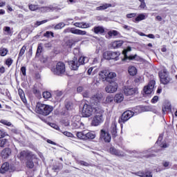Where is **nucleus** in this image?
Masks as SVG:
<instances>
[{"mask_svg": "<svg viewBox=\"0 0 177 177\" xmlns=\"http://www.w3.org/2000/svg\"><path fill=\"white\" fill-rule=\"evenodd\" d=\"M26 49H27V47L26 46H24L19 53V57H21L23 56V55H24V53H26Z\"/></svg>", "mask_w": 177, "mask_h": 177, "instance_id": "51", "label": "nucleus"}, {"mask_svg": "<svg viewBox=\"0 0 177 177\" xmlns=\"http://www.w3.org/2000/svg\"><path fill=\"white\" fill-rule=\"evenodd\" d=\"M62 95H63V92L56 91L55 92V98L57 99V100H59V98L61 97V96H62Z\"/></svg>", "mask_w": 177, "mask_h": 177, "instance_id": "57", "label": "nucleus"}, {"mask_svg": "<svg viewBox=\"0 0 177 177\" xmlns=\"http://www.w3.org/2000/svg\"><path fill=\"white\" fill-rule=\"evenodd\" d=\"M56 19H59V17H55L53 18H50L49 19H44L43 21H37L35 24V27H38L42 24H45V23H48V21H50V20H55Z\"/></svg>", "mask_w": 177, "mask_h": 177, "instance_id": "26", "label": "nucleus"}, {"mask_svg": "<svg viewBox=\"0 0 177 177\" xmlns=\"http://www.w3.org/2000/svg\"><path fill=\"white\" fill-rule=\"evenodd\" d=\"M65 26L66 24L64 23L60 22L55 26V30H62Z\"/></svg>", "mask_w": 177, "mask_h": 177, "instance_id": "45", "label": "nucleus"}, {"mask_svg": "<svg viewBox=\"0 0 177 177\" xmlns=\"http://www.w3.org/2000/svg\"><path fill=\"white\" fill-rule=\"evenodd\" d=\"M123 92L126 96H132L138 93V88L124 86L123 87Z\"/></svg>", "mask_w": 177, "mask_h": 177, "instance_id": "18", "label": "nucleus"}, {"mask_svg": "<svg viewBox=\"0 0 177 177\" xmlns=\"http://www.w3.org/2000/svg\"><path fill=\"white\" fill-rule=\"evenodd\" d=\"M51 97H52V94H50V92L46 91L43 93V97L44 99H50Z\"/></svg>", "mask_w": 177, "mask_h": 177, "instance_id": "50", "label": "nucleus"}, {"mask_svg": "<svg viewBox=\"0 0 177 177\" xmlns=\"http://www.w3.org/2000/svg\"><path fill=\"white\" fill-rule=\"evenodd\" d=\"M109 152L113 156H117V157H124L125 156V153H124V151L118 150L115 149L114 147H111L109 149Z\"/></svg>", "mask_w": 177, "mask_h": 177, "instance_id": "19", "label": "nucleus"}, {"mask_svg": "<svg viewBox=\"0 0 177 177\" xmlns=\"http://www.w3.org/2000/svg\"><path fill=\"white\" fill-rule=\"evenodd\" d=\"M128 71H129V74L132 76L136 75V74L138 73V70L136 69V68L135 66H129Z\"/></svg>", "mask_w": 177, "mask_h": 177, "instance_id": "32", "label": "nucleus"}, {"mask_svg": "<svg viewBox=\"0 0 177 177\" xmlns=\"http://www.w3.org/2000/svg\"><path fill=\"white\" fill-rule=\"evenodd\" d=\"M100 77L102 79V81L111 82V80H113V78H115V77H117V74L114 72L103 70L100 72Z\"/></svg>", "mask_w": 177, "mask_h": 177, "instance_id": "5", "label": "nucleus"}, {"mask_svg": "<svg viewBox=\"0 0 177 177\" xmlns=\"http://www.w3.org/2000/svg\"><path fill=\"white\" fill-rule=\"evenodd\" d=\"M62 168V165H55L53 166L52 170L54 171V172H59V171H60Z\"/></svg>", "mask_w": 177, "mask_h": 177, "instance_id": "43", "label": "nucleus"}, {"mask_svg": "<svg viewBox=\"0 0 177 177\" xmlns=\"http://www.w3.org/2000/svg\"><path fill=\"white\" fill-rule=\"evenodd\" d=\"M26 66H22L21 68V73H22V75L26 76Z\"/></svg>", "mask_w": 177, "mask_h": 177, "instance_id": "62", "label": "nucleus"}, {"mask_svg": "<svg viewBox=\"0 0 177 177\" xmlns=\"http://www.w3.org/2000/svg\"><path fill=\"white\" fill-rule=\"evenodd\" d=\"M33 158H37V156L35 155H33L31 157H29L26 159V167L28 168H30V169H32L34 168V162L32 161V159Z\"/></svg>", "mask_w": 177, "mask_h": 177, "instance_id": "21", "label": "nucleus"}, {"mask_svg": "<svg viewBox=\"0 0 177 177\" xmlns=\"http://www.w3.org/2000/svg\"><path fill=\"white\" fill-rule=\"evenodd\" d=\"M151 103L153 104L158 102V96L155 95L151 100Z\"/></svg>", "mask_w": 177, "mask_h": 177, "instance_id": "60", "label": "nucleus"}, {"mask_svg": "<svg viewBox=\"0 0 177 177\" xmlns=\"http://www.w3.org/2000/svg\"><path fill=\"white\" fill-rule=\"evenodd\" d=\"M91 24L86 22H82V28H89Z\"/></svg>", "mask_w": 177, "mask_h": 177, "instance_id": "56", "label": "nucleus"}, {"mask_svg": "<svg viewBox=\"0 0 177 177\" xmlns=\"http://www.w3.org/2000/svg\"><path fill=\"white\" fill-rule=\"evenodd\" d=\"M121 53L120 51H106L103 53V57L106 60H118Z\"/></svg>", "mask_w": 177, "mask_h": 177, "instance_id": "9", "label": "nucleus"}, {"mask_svg": "<svg viewBox=\"0 0 177 177\" xmlns=\"http://www.w3.org/2000/svg\"><path fill=\"white\" fill-rule=\"evenodd\" d=\"M9 50H8V48H5L3 47L0 48V56H6Z\"/></svg>", "mask_w": 177, "mask_h": 177, "instance_id": "39", "label": "nucleus"}, {"mask_svg": "<svg viewBox=\"0 0 177 177\" xmlns=\"http://www.w3.org/2000/svg\"><path fill=\"white\" fill-rule=\"evenodd\" d=\"M122 100H124L123 93H118L115 95V102H116V103H121Z\"/></svg>", "mask_w": 177, "mask_h": 177, "instance_id": "30", "label": "nucleus"}, {"mask_svg": "<svg viewBox=\"0 0 177 177\" xmlns=\"http://www.w3.org/2000/svg\"><path fill=\"white\" fill-rule=\"evenodd\" d=\"M1 124H3V125H6L7 127H13V124H12V122L6 120H0Z\"/></svg>", "mask_w": 177, "mask_h": 177, "instance_id": "42", "label": "nucleus"}, {"mask_svg": "<svg viewBox=\"0 0 177 177\" xmlns=\"http://www.w3.org/2000/svg\"><path fill=\"white\" fill-rule=\"evenodd\" d=\"M143 177H153V174L151 173V171L146 170L145 171H144Z\"/></svg>", "mask_w": 177, "mask_h": 177, "instance_id": "54", "label": "nucleus"}, {"mask_svg": "<svg viewBox=\"0 0 177 177\" xmlns=\"http://www.w3.org/2000/svg\"><path fill=\"white\" fill-rule=\"evenodd\" d=\"M63 134L65 136H67L68 138H73L74 136V135H73V133H71L68 131H64V132H63Z\"/></svg>", "mask_w": 177, "mask_h": 177, "instance_id": "59", "label": "nucleus"}, {"mask_svg": "<svg viewBox=\"0 0 177 177\" xmlns=\"http://www.w3.org/2000/svg\"><path fill=\"white\" fill-rule=\"evenodd\" d=\"M109 38H111V37H118V35H120V32L117 30H110L108 32Z\"/></svg>", "mask_w": 177, "mask_h": 177, "instance_id": "34", "label": "nucleus"}, {"mask_svg": "<svg viewBox=\"0 0 177 177\" xmlns=\"http://www.w3.org/2000/svg\"><path fill=\"white\" fill-rule=\"evenodd\" d=\"M94 113L95 115L93 118L91 125L93 127H98V125H100L104 121V118H103L104 111L102 107L97 106L94 108Z\"/></svg>", "mask_w": 177, "mask_h": 177, "instance_id": "2", "label": "nucleus"}, {"mask_svg": "<svg viewBox=\"0 0 177 177\" xmlns=\"http://www.w3.org/2000/svg\"><path fill=\"white\" fill-rule=\"evenodd\" d=\"M32 93H34V95H35V96H37V97H41V91H39V89L37 88V84L34 86Z\"/></svg>", "mask_w": 177, "mask_h": 177, "instance_id": "35", "label": "nucleus"}, {"mask_svg": "<svg viewBox=\"0 0 177 177\" xmlns=\"http://www.w3.org/2000/svg\"><path fill=\"white\" fill-rule=\"evenodd\" d=\"M89 62V58L88 57H80L78 59L77 58H74L73 60L68 62V65L71 70H78L80 66H82L86 64Z\"/></svg>", "mask_w": 177, "mask_h": 177, "instance_id": "4", "label": "nucleus"}, {"mask_svg": "<svg viewBox=\"0 0 177 177\" xmlns=\"http://www.w3.org/2000/svg\"><path fill=\"white\" fill-rule=\"evenodd\" d=\"M64 32H71V34H75V35H86V31L75 29V28L65 29Z\"/></svg>", "mask_w": 177, "mask_h": 177, "instance_id": "17", "label": "nucleus"}, {"mask_svg": "<svg viewBox=\"0 0 177 177\" xmlns=\"http://www.w3.org/2000/svg\"><path fill=\"white\" fill-rule=\"evenodd\" d=\"M131 174L133 175H136V176H140V177H144L145 176V171H143L132 172Z\"/></svg>", "mask_w": 177, "mask_h": 177, "instance_id": "48", "label": "nucleus"}, {"mask_svg": "<svg viewBox=\"0 0 177 177\" xmlns=\"http://www.w3.org/2000/svg\"><path fill=\"white\" fill-rule=\"evenodd\" d=\"M65 107L68 111H72V110H74V104L71 101H66L65 103Z\"/></svg>", "mask_w": 177, "mask_h": 177, "instance_id": "29", "label": "nucleus"}, {"mask_svg": "<svg viewBox=\"0 0 177 177\" xmlns=\"http://www.w3.org/2000/svg\"><path fill=\"white\" fill-rule=\"evenodd\" d=\"M8 144V139L3 138L0 139V147H5Z\"/></svg>", "mask_w": 177, "mask_h": 177, "instance_id": "41", "label": "nucleus"}, {"mask_svg": "<svg viewBox=\"0 0 177 177\" xmlns=\"http://www.w3.org/2000/svg\"><path fill=\"white\" fill-rule=\"evenodd\" d=\"M159 77L160 79V82L161 84H163V85H167L171 82V77H169V75H168V71H167V69H163L159 73Z\"/></svg>", "mask_w": 177, "mask_h": 177, "instance_id": "11", "label": "nucleus"}, {"mask_svg": "<svg viewBox=\"0 0 177 177\" xmlns=\"http://www.w3.org/2000/svg\"><path fill=\"white\" fill-rule=\"evenodd\" d=\"M73 125L76 129H84V123L80 122V120L76 122H74Z\"/></svg>", "mask_w": 177, "mask_h": 177, "instance_id": "28", "label": "nucleus"}, {"mask_svg": "<svg viewBox=\"0 0 177 177\" xmlns=\"http://www.w3.org/2000/svg\"><path fill=\"white\" fill-rule=\"evenodd\" d=\"M6 64L9 67L11 64H13V59H12V58H8L6 60Z\"/></svg>", "mask_w": 177, "mask_h": 177, "instance_id": "55", "label": "nucleus"}, {"mask_svg": "<svg viewBox=\"0 0 177 177\" xmlns=\"http://www.w3.org/2000/svg\"><path fill=\"white\" fill-rule=\"evenodd\" d=\"M8 171H9V172H15V171H16V167L14 165H10L9 162H6L1 165L0 172L1 174H6Z\"/></svg>", "mask_w": 177, "mask_h": 177, "instance_id": "13", "label": "nucleus"}, {"mask_svg": "<svg viewBox=\"0 0 177 177\" xmlns=\"http://www.w3.org/2000/svg\"><path fill=\"white\" fill-rule=\"evenodd\" d=\"M117 89H118V84L115 82H109V84L105 87V91L107 93H114L117 92Z\"/></svg>", "mask_w": 177, "mask_h": 177, "instance_id": "14", "label": "nucleus"}, {"mask_svg": "<svg viewBox=\"0 0 177 177\" xmlns=\"http://www.w3.org/2000/svg\"><path fill=\"white\" fill-rule=\"evenodd\" d=\"M122 28H123L124 30H126V31H131V30L133 29L132 27H131V26H128V25H123V26H122Z\"/></svg>", "mask_w": 177, "mask_h": 177, "instance_id": "61", "label": "nucleus"}, {"mask_svg": "<svg viewBox=\"0 0 177 177\" xmlns=\"http://www.w3.org/2000/svg\"><path fill=\"white\" fill-rule=\"evenodd\" d=\"M51 71L55 75H62L66 73V65L64 63L59 62L55 66L52 68Z\"/></svg>", "mask_w": 177, "mask_h": 177, "instance_id": "6", "label": "nucleus"}, {"mask_svg": "<svg viewBox=\"0 0 177 177\" xmlns=\"http://www.w3.org/2000/svg\"><path fill=\"white\" fill-rule=\"evenodd\" d=\"M123 44H124V41H115L112 43L111 47L113 49H118V48H121Z\"/></svg>", "mask_w": 177, "mask_h": 177, "instance_id": "27", "label": "nucleus"}, {"mask_svg": "<svg viewBox=\"0 0 177 177\" xmlns=\"http://www.w3.org/2000/svg\"><path fill=\"white\" fill-rule=\"evenodd\" d=\"M95 34H104V28L103 26H97L92 30Z\"/></svg>", "mask_w": 177, "mask_h": 177, "instance_id": "25", "label": "nucleus"}, {"mask_svg": "<svg viewBox=\"0 0 177 177\" xmlns=\"http://www.w3.org/2000/svg\"><path fill=\"white\" fill-rule=\"evenodd\" d=\"M102 99H103V95H102V93H97L92 96L90 102L92 106H94L95 107H101L100 102H102Z\"/></svg>", "mask_w": 177, "mask_h": 177, "instance_id": "12", "label": "nucleus"}, {"mask_svg": "<svg viewBox=\"0 0 177 177\" xmlns=\"http://www.w3.org/2000/svg\"><path fill=\"white\" fill-rule=\"evenodd\" d=\"M131 50H132V48L131 47H127L126 50H124L122 51V54L124 56V59H122L123 62H127V60L129 62V60H135V59H136V57H138V55H130V56H128L127 55L128 52H131Z\"/></svg>", "mask_w": 177, "mask_h": 177, "instance_id": "15", "label": "nucleus"}, {"mask_svg": "<svg viewBox=\"0 0 177 177\" xmlns=\"http://www.w3.org/2000/svg\"><path fill=\"white\" fill-rule=\"evenodd\" d=\"M77 164H80V165H83L84 167H88L89 163L84 161V160H76Z\"/></svg>", "mask_w": 177, "mask_h": 177, "instance_id": "49", "label": "nucleus"}, {"mask_svg": "<svg viewBox=\"0 0 177 177\" xmlns=\"http://www.w3.org/2000/svg\"><path fill=\"white\" fill-rule=\"evenodd\" d=\"M75 27H78L79 28H82V22H76L73 24Z\"/></svg>", "mask_w": 177, "mask_h": 177, "instance_id": "64", "label": "nucleus"}, {"mask_svg": "<svg viewBox=\"0 0 177 177\" xmlns=\"http://www.w3.org/2000/svg\"><path fill=\"white\" fill-rule=\"evenodd\" d=\"M111 133L113 138H116L118 135V129H117V122H113L111 125Z\"/></svg>", "mask_w": 177, "mask_h": 177, "instance_id": "20", "label": "nucleus"}, {"mask_svg": "<svg viewBox=\"0 0 177 177\" xmlns=\"http://www.w3.org/2000/svg\"><path fill=\"white\" fill-rule=\"evenodd\" d=\"M156 85V81L151 80L147 86L144 87V92L146 95H150V93H153V91H154V86Z\"/></svg>", "mask_w": 177, "mask_h": 177, "instance_id": "16", "label": "nucleus"}, {"mask_svg": "<svg viewBox=\"0 0 177 177\" xmlns=\"http://www.w3.org/2000/svg\"><path fill=\"white\" fill-rule=\"evenodd\" d=\"M3 31H5V32H7L8 35H12V30H10V27L5 26L3 28Z\"/></svg>", "mask_w": 177, "mask_h": 177, "instance_id": "52", "label": "nucleus"}, {"mask_svg": "<svg viewBox=\"0 0 177 177\" xmlns=\"http://www.w3.org/2000/svg\"><path fill=\"white\" fill-rule=\"evenodd\" d=\"M32 152L28 151H22L19 153V158H30L32 156H33Z\"/></svg>", "mask_w": 177, "mask_h": 177, "instance_id": "22", "label": "nucleus"}, {"mask_svg": "<svg viewBox=\"0 0 177 177\" xmlns=\"http://www.w3.org/2000/svg\"><path fill=\"white\" fill-rule=\"evenodd\" d=\"M133 115H135V113H133L132 111H124L118 120V122L120 124L121 128H122V124H125L127 121H128L130 118H132Z\"/></svg>", "mask_w": 177, "mask_h": 177, "instance_id": "7", "label": "nucleus"}, {"mask_svg": "<svg viewBox=\"0 0 177 177\" xmlns=\"http://www.w3.org/2000/svg\"><path fill=\"white\" fill-rule=\"evenodd\" d=\"M142 111H143V109H142L141 106H137L133 109V113L136 115L140 114V113H142Z\"/></svg>", "mask_w": 177, "mask_h": 177, "instance_id": "37", "label": "nucleus"}, {"mask_svg": "<svg viewBox=\"0 0 177 177\" xmlns=\"http://www.w3.org/2000/svg\"><path fill=\"white\" fill-rule=\"evenodd\" d=\"M96 136L93 133L88 132L85 134V139H95Z\"/></svg>", "mask_w": 177, "mask_h": 177, "instance_id": "40", "label": "nucleus"}, {"mask_svg": "<svg viewBox=\"0 0 177 177\" xmlns=\"http://www.w3.org/2000/svg\"><path fill=\"white\" fill-rule=\"evenodd\" d=\"M10 154H12V150H10V148L4 149L1 153L2 158H8Z\"/></svg>", "mask_w": 177, "mask_h": 177, "instance_id": "23", "label": "nucleus"}, {"mask_svg": "<svg viewBox=\"0 0 177 177\" xmlns=\"http://www.w3.org/2000/svg\"><path fill=\"white\" fill-rule=\"evenodd\" d=\"M28 8L30 10L35 12V10H38L39 9V6L36 4H29Z\"/></svg>", "mask_w": 177, "mask_h": 177, "instance_id": "38", "label": "nucleus"}, {"mask_svg": "<svg viewBox=\"0 0 177 177\" xmlns=\"http://www.w3.org/2000/svg\"><path fill=\"white\" fill-rule=\"evenodd\" d=\"M100 140L105 142V143H110L111 142V135L109 133V131L106 129H102L100 131Z\"/></svg>", "mask_w": 177, "mask_h": 177, "instance_id": "10", "label": "nucleus"}, {"mask_svg": "<svg viewBox=\"0 0 177 177\" xmlns=\"http://www.w3.org/2000/svg\"><path fill=\"white\" fill-rule=\"evenodd\" d=\"M148 15L147 14H139L136 18L135 20L133 21L134 23H139V21H142V20H146L147 19Z\"/></svg>", "mask_w": 177, "mask_h": 177, "instance_id": "24", "label": "nucleus"}, {"mask_svg": "<svg viewBox=\"0 0 177 177\" xmlns=\"http://www.w3.org/2000/svg\"><path fill=\"white\" fill-rule=\"evenodd\" d=\"M18 93H19V95L20 96V98L21 99L22 102L24 103H26V102H27V100H26V95L24 94V91H23V89L19 88L18 90Z\"/></svg>", "mask_w": 177, "mask_h": 177, "instance_id": "31", "label": "nucleus"}, {"mask_svg": "<svg viewBox=\"0 0 177 177\" xmlns=\"http://www.w3.org/2000/svg\"><path fill=\"white\" fill-rule=\"evenodd\" d=\"M10 129L11 132H12V133H15V135H18V133H19V130H17V129H16V127L14 126L11 127V129Z\"/></svg>", "mask_w": 177, "mask_h": 177, "instance_id": "58", "label": "nucleus"}, {"mask_svg": "<svg viewBox=\"0 0 177 177\" xmlns=\"http://www.w3.org/2000/svg\"><path fill=\"white\" fill-rule=\"evenodd\" d=\"M114 101V97L113 95H108L105 101L104 102V104H110V103H112V102Z\"/></svg>", "mask_w": 177, "mask_h": 177, "instance_id": "36", "label": "nucleus"}, {"mask_svg": "<svg viewBox=\"0 0 177 177\" xmlns=\"http://www.w3.org/2000/svg\"><path fill=\"white\" fill-rule=\"evenodd\" d=\"M161 140H162V134H160L158 138V140L156 141L155 146H159L158 149H155L154 148L151 149H149V151H144L142 152L137 151H129V153L131 154H133V157H136V158H143V157H146L147 158H149V157H151V154L149 153H151V151H155V153H158V151L160 149H167L168 147V145L167 143H162L161 142Z\"/></svg>", "mask_w": 177, "mask_h": 177, "instance_id": "1", "label": "nucleus"}, {"mask_svg": "<svg viewBox=\"0 0 177 177\" xmlns=\"http://www.w3.org/2000/svg\"><path fill=\"white\" fill-rule=\"evenodd\" d=\"M44 37H46V38H50V37L52 38H53V37H55L54 33L51 31H46L44 34Z\"/></svg>", "mask_w": 177, "mask_h": 177, "instance_id": "46", "label": "nucleus"}, {"mask_svg": "<svg viewBox=\"0 0 177 177\" xmlns=\"http://www.w3.org/2000/svg\"><path fill=\"white\" fill-rule=\"evenodd\" d=\"M85 131H79L77 133V136L79 138V139H85Z\"/></svg>", "mask_w": 177, "mask_h": 177, "instance_id": "44", "label": "nucleus"}, {"mask_svg": "<svg viewBox=\"0 0 177 177\" xmlns=\"http://www.w3.org/2000/svg\"><path fill=\"white\" fill-rule=\"evenodd\" d=\"M136 17V13H130L127 15V19H132V17Z\"/></svg>", "mask_w": 177, "mask_h": 177, "instance_id": "63", "label": "nucleus"}, {"mask_svg": "<svg viewBox=\"0 0 177 177\" xmlns=\"http://www.w3.org/2000/svg\"><path fill=\"white\" fill-rule=\"evenodd\" d=\"M95 113V106H91L87 104H84L82 110V117H85L86 118L91 117L92 114Z\"/></svg>", "mask_w": 177, "mask_h": 177, "instance_id": "8", "label": "nucleus"}, {"mask_svg": "<svg viewBox=\"0 0 177 177\" xmlns=\"http://www.w3.org/2000/svg\"><path fill=\"white\" fill-rule=\"evenodd\" d=\"M41 53H42V46L39 45L36 52V57H39V56H41Z\"/></svg>", "mask_w": 177, "mask_h": 177, "instance_id": "47", "label": "nucleus"}, {"mask_svg": "<svg viewBox=\"0 0 177 177\" xmlns=\"http://www.w3.org/2000/svg\"><path fill=\"white\" fill-rule=\"evenodd\" d=\"M109 8H111V3H104L99 7H97L96 10H105V9H107Z\"/></svg>", "mask_w": 177, "mask_h": 177, "instance_id": "33", "label": "nucleus"}, {"mask_svg": "<svg viewBox=\"0 0 177 177\" xmlns=\"http://www.w3.org/2000/svg\"><path fill=\"white\" fill-rule=\"evenodd\" d=\"M171 108H172V106H171V104H169L168 105L165 106L162 108L163 114H165V111H167V110H171Z\"/></svg>", "mask_w": 177, "mask_h": 177, "instance_id": "53", "label": "nucleus"}, {"mask_svg": "<svg viewBox=\"0 0 177 177\" xmlns=\"http://www.w3.org/2000/svg\"><path fill=\"white\" fill-rule=\"evenodd\" d=\"M36 111L38 114L46 117L53 111V106L38 102L36 104Z\"/></svg>", "mask_w": 177, "mask_h": 177, "instance_id": "3", "label": "nucleus"}]
</instances>
